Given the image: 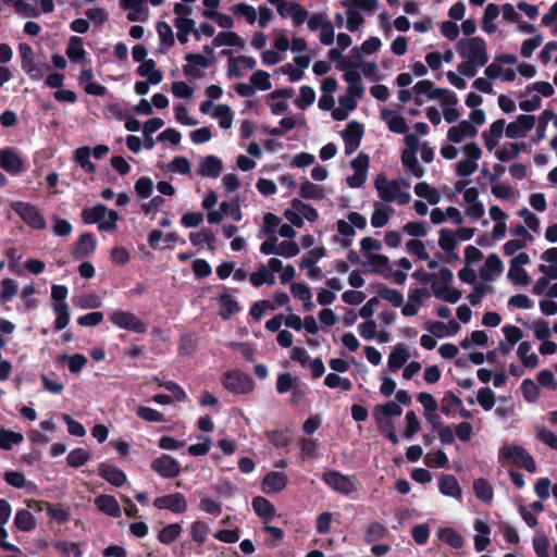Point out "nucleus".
Instances as JSON below:
<instances>
[{
  "label": "nucleus",
  "mask_w": 557,
  "mask_h": 557,
  "mask_svg": "<svg viewBox=\"0 0 557 557\" xmlns=\"http://www.w3.org/2000/svg\"><path fill=\"white\" fill-rule=\"evenodd\" d=\"M373 184L381 202L404 206L411 200V195L407 190L409 184L405 181L388 180L384 173H380Z\"/></svg>",
  "instance_id": "nucleus-1"
},
{
  "label": "nucleus",
  "mask_w": 557,
  "mask_h": 557,
  "mask_svg": "<svg viewBox=\"0 0 557 557\" xmlns=\"http://www.w3.org/2000/svg\"><path fill=\"white\" fill-rule=\"evenodd\" d=\"M498 461L504 466L523 468L530 473H535L537 470L532 455L524 447L515 443H506L499 448Z\"/></svg>",
  "instance_id": "nucleus-2"
},
{
  "label": "nucleus",
  "mask_w": 557,
  "mask_h": 557,
  "mask_svg": "<svg viewBox=\"0 0 557 557\" xmlns=\"http://www.w3.org/2000/svg\"><path fill=\"white\" fill-rule=\"evenodd\" d=\"M342 5L346 8L349 32H356L364 23L367 16H371L379 9L377 0H344Z\"/></svg>",
  "instance_id": "nucleus-3"
},
{
  "label": "nucleus",
  "mask_w": 557,
  "mask_h": 557,
  "mask_svg": "<svg viewBox=\"0 0 557 557\" xmlns=\"http://www.w3.org/2000/svg\"><path fill=\"white\" fill-rule=\"evenodd\" d=\"M454 281L453 272L447 268L440 269L438 272L430 276L433 295L443 301L456 304L461 299V292L451 286Z\"/></svg>",
  "instance_id": "nucleus-4"
},
{
  "label": "nucleus",
  "mask_w": 557,
  "mask_h": 557,
  "mask_svg": "<svg viewBox=\"0 0 557 557\" xmlns=\"http://www.w3.org/2000/svg\"><path fill=\"white\" fill-rule=\"evenodd\" d=\"M456 50L462 60L478 65L483 66L488 60L486 42L481 37L460 39L456 45Z\"/></svg>",
  "instance_id": "nucleus-5"
},
{
  "label": "nucleus",
  "mask_w": 557,
  "mask_h": 557,
  "mask_svg": "<svg viewBox=\"0 0 557 557\" xmlns=\"http://www.w3.org/2000/svg\"><path fill=\"white\" fill-rule=\"evenodd\" d=\"M482 149L474 141L465 144L461 148V159L456 163L455 172L459 177H468L479 169V160L482 157Z\"/></svg>",
  "instance_id": "nucleus-6"
},
{
  "label": "nucleus",
  "mask_w": 557,
  "mask_h": 557,
  "mask_svg": "<svg viewBox=\"0 0 557 557\" xmlns=\"http://www.w3.org/2000/svg\"><path fill=\"white\" fill-rule=\"evenodd\" d=\"M468 183L465 181L456 184V189L462 194L461 206L465 209L466 215L472 221L480 220L484 213L485 208L479 198V190L476 187H467Z\"/></svg>",
  "instance_id": "nucleus-7"
},
{
  "label": "nucleus",
  "mask_w": 557,
  "mask_h": 557,
  "mask_svg": "<svg viewBox=\"0 0 557 557\" xmlns=\"http://www.w3.org/2000/svg\"><path fill=\"white\" fill-rule=\"evenodd\" d=\"M284 216L292 225L301 227L305 220L314 222L317 221L319 214L318 211L310 205L295 199L292 201L290 207L285 210Z\"/></svg>",
  "instance_id": "nucleus-8"
},
{
  "label": "nucleus",
  "mask_w": 557,
  "mask_h": 557,
  "mask_svg": "<svg viewBox=\"0 0 557 557\" xmlns=\"http://www.w3.org/2000/svg\"><path fill=\"white\" fill-rule=\"evenodd\" d=\"M18 54L21 58V67L32 81H39L44 77V67L36 58L33 48L26 44L18 45Z\"/></svg>",
  "instance_id": "nucleus-9"
},
{
  "label": "nucleus",
  "mask_w": 557,
  "mask_h": 557,
  "mask_svg": "<svg viewBox=\"0 0 557 557\" xmlns=\"http://www.w3.org/2000/svg\"><path fill=\"white\" fill-rule=\"evenodd\" d=\"M11 208L29 227L35 230L46 228V220L34 205L24 201H15L11 205Z\"/></svg>",
  "instance_id": "nucleus-10"
},
{
  "label": "nucleus",
  "mask_w": 557,
  "mask_h": 557,
  "mask_svg": "<svg viewBox=\"0 0 557 557\" xmlns=\"http://www.w3.org/2000/svg\"><path fill=\"white\" fill-rule=\"evenodd\" d=\"M109 320L112 324L122 330L135 333H145L147 331V325L134 313L126 310H114L109 315Z\"/></svg>",
  "instance_id": "nucleus-11"
},
{
  "label": "nucleus",
  "mask_w": 557,
  "mask_h": 557,
  "mask_svg": "<svg viewBox=\"0 0 557 557\" xmlns=\"http://www.w3.org/2000/svg\"><path fill=\"white\" fill-rule=\"evenodd\" d=\"M322 479L325 484L337 493L349 495L358 491L357 482L351 476L345 475L338 471H326Z\"/></svg>",
  "instance_id": "nucleus-12"
},
{
  "label": "nucleus",
  "mask_w": 557,
  "mask_h": 557,
  "mask_svg": "<svg viewBox=\"0 0 557 557\" xmlns=\"http://www.w3.org/2000/svg\"><path fill=\"white\" fill-rule=\"evenodd\" d=\"M222 384L226 389L236 394L249 393L253 387L251 379L238 370L226 372L222 379Z\"/></svg>",
  "instance_id": "nucleus-13"
},
{
  "label": "nucleus",
  "mask_w": 557,
  "mask_h": 557,
  "mask_svg": "<svg viewBox=\"0 0 557 557\" xmlns=\"http://www.w3.org/2000/svg\"><path fill=\"white\" fill-rule=\"evenodd\" d=\"M272 4L276 7L280 16L289 17L294 26L302 25L309 15V12L297 2L282 1Z\"/></svg>",
  "instance_id": "nucleus-14"
},
{
  "label": "nucleus",
  "mask_w": 557,
  "mask_h": 557,
  "mask_svg": "<svg viewBox=\"0 0 557 557\" xmlns=\"http://www.w3.org/2000/svg\"><path fill=\"white\" fill-rule=\"evenodd\" d=\"M0 168L11 175L25 172V164L20 153L13 148L0 149Z\"/></svg>",
  "instance_id": "nucleus-15"
},
{
  "label": "nucleus",
  "mask_w": 557,
  "mask_h": 557,
  "mask_svg": "<svg viewBox=\"0 0 557 557\" xmlns=\"http://www.w3.org/2000/svg\"><path fill=\"white\" fill-rule=\"evenodd\" d=\"M120 7L129 22H146L150 17L147 0H120Z\"/></svg>",
  "instance_id": "nucleus-16"
},
{
  "label": "nucleus",
  "mask_w": 557,
  "mask_h": 557,
  "mask_svg": "<svg viewBox=\"0 0 557 557\" xmlns=\"http://www.w3.org/2000/svg\"><path fill=\"white\" fill-rule=\"evenodd\" d=\"M535 122L534 115L521 114L513 122L505 124L506 136L510 139L524 138L535 126Z\"/></svg>",
  "instance_id": "nucleus-17"
},
{
  "label": "nucleus",
  "mask_w": 557,
  "mask_h": 557,
  "mask_svg": "<svg viewBox=\"0 0 557 557\" xmlns=\"http://www.w3.org/2000/svg\"><path fill=\"white\" fill-rule=\"evenodd\" d=\"M257 60L249 55L230 57L227 60V76L230 78H238L244 76L248 71L256 67Z\"/></svg>",
  "instance_id": "nucleus-18"
},
{
  "label": "nucleus",
  "mask_w": 557,
  "mask_h": 557,
  "mask_svg": "<svg viewBox=\"0 0 557 557\" xmlns=\"http://www.w3.org/2000/svg\"><path fill=\"white\" fill-rule=\"evenodd\" d=\"M151 469L165 479L176 478L181 472L180 462L169 455H162L151 462Z\"/></svg>",
  "instance_id": "nucleus-19"
},
{
  "label": "nucleus",
  "mask_w": 557,
  "mask_h": 557,
  "mask_svg": "<svg viewBox=\"0 0 557 557\" xmlns=\"http://www.w3.org/2000/svg\"><path fill=\"white\" fill-rule=\"evenodd\" d=\"M428 297V292L424 288L411 289L407 295V301L400 306L401 314L406 318L414 317L422 308L424 300Z\"/></svg>",
  "instance_id": "nucleus-20"
},
{
  "label": "nucleus",
  "mask_w": 557,
  "mask_h": 557,
  "mask_svg": "<svg viewBox=\"0 0 557 557\" xmlns=\"http://www.w3.org/2000/svg\"><path fill=\"white\" fill-rule=\"evenodd\" d=\"M341 71L344 73L343 77L347 84L346 90L357 96H363L364 86L362 84L361 73L357 66L351 62L348 65H341Z\"/></svg>",
  "instance_id": "nucleus-21"
},
{
  "label": "nucleus",
  "mask_w": 557,
  "mask_h": 557,
  "mask_svg": "<svg viewBox=\"0 0 557 557\" xmlns=\"http://www.w3.org/2000/svg\"><path fill=\"white\" fill-rule=\"evenodd\" d=\"M504 133L506 134L504 119L494 121L490 127L482 133V140L487 151L493 152L497 148Z\"/></svg>",
  "instance_id": "nucleus-22"
},
{
  "label": "nucleus",
  "mask_w": 557,
  "mask_h": 557,
  "mask_svg": "<svg viewBox=\"0 0 557 557\" xmlns=\"http://www.w3.org/2000/svg\"><path fill=\"white\" fill-rule=\"evenodd\" d=\"M479 129L472 125L471 122L460 121L456 125L449 127L447 132V139L454 144H460L467 139L476 137Z\"/></svg>",
  "instance_id": "nucleus-23"
},
{
  "label": "nucleus",
  "mask_w": 557,
  "mask_h": 557,
  "mask_svg": "<svg viewBox=\"0 0 557 557\" xmlns=\"http://www.w3.org/2000/svg\"><path fill=\"white\" fill-rule=\"evenodd\" d=\"M362 135L363 127L360 123L351 121L347 124L343 132L346 154H351L359 148Z\"/></svg>",
  "instance_id": "nucleus-24"
},
{
  "label": "nucleus",
  "mask_w": 557,
  "mask_h": 557,
  "mask_svg": "<svg viewBox=\"0 0 557 557\" xmlns=\"http://www.w3.org/2000/svg\"><path fill=\"white\" fill-rule=\"evenodd\" d=\"M436 100H440L441 102L443 115L446 122L454 123L460 117V112L457 109L458 98L455 92L448 89H443L441 97Z\"/></svg>",
  "instance_id": "nucleus-25"
},
{
  "label": "nucleus",
  "mask_w": 557,
  "mask_h": 557,
  "mask_svg": "<svg viewBox=\"0 0 557 557\" xmlns=\"http://www.w3.org/2000/svg\"><path fill=\"white\" fill-rule=\"evenodd\" d=\"M153 505L159 509H169L175 513H182L187 509L186 498L181 493L158 497L153 500Z\"/></svg>",
  "instance_id": "nucleus-26"
},
{
  "label": "nucleus",
  "mask_w": 557,
  "mask_h": 557,
  "mask_svg": "<svg viewBox=\"0 0 557 557\" xmlns=\"http://www.w3.org/2000/svg\"><path fill=\"white\" fill-rule=\"evenodd\" d=\"M361 98L362 96L352 95L349 90H346L345 95L338 99V107L332 111L333 119L336 121L346 120L348 114L356 109L358 100Z\"/></svg>",
  "instance_id": "nucleus-27"
},
{
  "label": "nucleus",
  "mask_w": 557,
  "mask_h": 557,
  "mask_svg": "<svg viewBox=\"0 0 557 557\" xmlns=\"http://www.w3.org/2000/svg\"><path fill=\"white\" fill-rule=\"evenodd\" d=\"M504 270V263L496 253H490L482 268L479 271V275L482 281L492 282L498 277Z\"/></svg>",
  "instance_id": "nucleus-28"
},
{
  "label": "nucleus",
  "mask_w": 557,
  "mask_h": 557,
  "mask_svg": "<svg viewBox=\"0 0 557 557\" xmlns=\"http://www.w3.org/2000/svg\"><path fill=\"white\" fill-rule=\"evenodd\" d=\"M288 482V478L283 472L271 471L262 480L261 488L265 494H276L283 491Z\"/></svg>",
  "instance_id": "nucleus-29"
},
{
  "label": "nucleus",
  "mask_w": 557,
  "mask_h": 557,
  "mask_svg": "<svg viewBox=\"0 0 557 557\" xmlns=\"http://www.w3.org/2000/svg\"><path fill=\"white\" fill-rule=\"evenodd\" d=\"M395 210L389 206L381 201L373 203V211L371 214V225L374 228H382L386 226L394 214Z\"/></svg>",
  "instance_id": "nucleus-30"
},
{
  "label": "nucleus",
  "mask_w": 557,
  "mask_h": 557,
  "mask_svg": "<svg viewBox=\"0 0 557 557\" xmlns=\"http://www.w3.org/2000/svg\"><path fill=\"white\" fill-rule=\"evenodd\" d=\"M185 60L187 63L183 66V73L189 77H200L201 70L209 66L207 58L199 53H188Z\"/></svg>",
  "instance_id": "nucleus-31"
},
{
  "label": "nucleus",
  "mask_w": 557,
  "mask_h": 557,
  "mask_svg": "<svg viewBox=\"0 0 557 557\" xmlns=\"http://www.w3.org/2000/svg\"><path fill=\"white\" fill-rule=\"evenodd\" d=\"M414 101L417 104H422V97L425 96L430 100H436L441 97L443 88H437L431 81H419L413 87Z\"/></svg>",
  "instance_id": "nucleus-32"
},
{
  "label": "nucleus",
  "mask_w": 557,
  "mask_h": 557,
  "mask_svg": "<svg viewBox=\"0 0 557 557\" xmlns=\"http://www.w3.org/2000/svg\"><path fill=\"white\" fill-rule=\"evenodd\" d=\"M292 97V90L284 88L272 91L269 95V106L274 115H281L288 109L286 99Z\"/></svg>",
  "instance_id": "nucleus-33"
},
{
  "label": "nucleus",
  "mask_w": 557,
  "mask_h": 557,
  "mask_svg": "<svg viewBox=\"0 0 557 557\" xmlns=\"http://www.w3.org/2000/svg\"><path fill=\"white\" fill-rule=\"evenodd\" d=\"M401 407L396 401L377 405L373 409V417L377 424H388V418L400 416Z\"/></svg>",
  "instance_id": "nucleus-34"
},
{
  "label": "nucleus",
  "mask_w": 557,
  "mask_h": 557,
  "mask_svg": "<svg viewBox=\"0 0 557 557\" xmlns=\"http://www.w3.org/2000/svg\"><path fill=\"white\" fill-rule=\"evenodd\" d=\"M212 45L215 48L233 47L239 50L245 49L246 41L238 34L232 30L220 32L214 36Z\"/></svg>",
  "instance_id": "nucleus-35"
},
{
  "label": "nucleus",
  "mask_w": 557,
  "mask_h": 557,
  "mask_svg": "<svg viewBox=\"0 0 557 557\" xmlns=\"http://www.w3.org/2000/svg\"><path fill=\"white\" fill-rule=\"evenodd\" d=\"M410 358L409 348L405 344L395 345L388 356L387 366L393 372L403 368Z\"/></svg>",
  "instance_id": "nucleus-36"
},
{
  "label": "nucleus",
  "mask_w": 557,
  "mask_h": 557,
  "mask_svg": "<svg viewBox=\"0 0 557 557\" xmlns=\"http://www.w3.org/2000/svg\"><path fill=\"white\" fill-rule=\"evenodd\" d=\"M541 258L546 263L539 265L540 272L550 280H557V247L545 250Z\"/></svg>",
  "instance_id": "nucleus-37"
},
{
  "label": "nucleus",
  "mask_w": 557,
  "mask_h": 557,
  "mask_svg": "<svg viewBox=\"0 0 557 557\" xmlns=\"http://www.w3.org/2000/svg\"><path fill=\"white\" fill-rule=\"evenodd\" d=\"M381 117L386 123L388 129L397 134H406L408 131L405 119L395 111L383 109Z\"/></svg>",
  "instance_id": "nucleus-38"
},
{
  "label": "nucleus",
  "mask_w": 557,
  "mask_h": 557,
  "mask_svg": "<svg viewBox=\"0 0 557 557\" xmlns=\"http://www.w3.org/2000/svg\"><path fill=\"white\" fill-rule=\"evenodd\" d=\"M473 529L476 532L474 536V548L476 552H483L491 543V527L484 520H475Z\"/></svg>",
  "instance_id": "nucleus-39"
},
{
  "label": "nucleus",
  "mask_w": 557,
  "mask_h": 557,
  "mask_svg": "<svg viewBox=\"0 0 557 557\" xmlns=\"http://www.w3.org/2000/svg\"><path fill=\"white\" fill-rule=\"evenodd\" d=\"M517 357L522 366L528 369H534L540 363L539 356L534 352L531 343L521 342L517 348Z\"/></svg>",
  "instance_id": "nucleus-40"
},
{
  "label": "nucleus",
  "mask_w": 557,
  "mask_h": 557,
  "mask_svg": "<svg viewBox=\"0 0 557 557\" xmlns=\"http://www.w3.org/2000/svg\"><path fill=\"white\" fill-rule=\"evenodd\" d=\"M223 170V163L221 159L215 156H207L203 158L198 168L200 175L206 177H218Z\"/></svg>",
  "instance_id": "nucleus-41"
},
{
  "label": "nucleus",
  "mask_w": 557,
  "mask_h": 557,
  "mask_svg": "<svg viewBox=\"0 0 557 557\" xmlns=\"http://www.w3.org/2000/svg\"><path fill=\"white\" fill-rule=\"evenodd\" d=\"M438 490L444 496L453 498H460L462 494L460 484L451 474H445L440 478Z\"/></svg>",
  "instance_id": "nucleus-42"
},
{
  "label": "nucleus",
  "mask_w": 557,
  "mask_h": 557,
  "mask_svg": "<svg viewBox=\"0 0 557 557\" xmlns=\"http://www.w3.org/2000/svg\"><path fill=\"white\" fill-rule=\"evenodd\" d=\"M99 475L114 486H122L126 482V474L119 468L101 463L99 466Z\"/></svg>",
  "instance_id": "nucleus-43"
},
{
  "label": "nucleus",
  "mask_w": 557,
  "mask_h": 557,
  "mask_svg": "<svg viewBox=\"0 0 557 557\" xmlns=\"http://www.w3.org/2000/svg\"><path fill=\"white\" fill-rule=\"evenodd\" d=\"M484 74L488 79H498L500 78L503 82H513L517 77V72L513 69H504L503 65L492 62L488 64Z\"/></svg>",
  "instance_id": "nucleus-44"
},
{
  "label": "nucleus",
  "mask_w": 557,
  "mask_h": 557,
  "mask_svg": "<svg viewBox=\"0 0 557 557\" xmlns=\"http://www.w3.org/2000/svg\"><path fill=\"white\" fill-rule=\"evenodd\" d=\"M138 75L146 77L148 83L158 85L163 79V74L157 69L156 62L152 59L144 61L137 69Z\"/></svg>",
  "instance_id": "nucleus-45"
},
{
  "label": "nucleus",
  "mask_w": 557,
  "mask_h": 557,
  "mask_svg": "<svg viewBox=\"0 0 557 557\" xmlns=\"http://www.w3.org/2000/svg\"><path fill=\"white\" fill-rule=\"evenodd\" d=\"M213 119L218 121V124L223 129H228L233 125L234 111L227 104H215L211 112Z\"/></svg>",
  "instance_id": "nucleus-46"
},
{
  "label": "nucleus",
  "mask_w": 557,
  "mask_h": 557,
  "mask_svg": "<svg viewBox=\"0 0 557 557\" xmlns=\"http://www.w3.org/2000/svg\"><path fill=\"white\" fill-rule=\"evenodd\" d=\"M95 505L103 513L111 517L121 516V507L117 500L111 495H100L95 499Z\"/></svg>",
  "instance_id": "nucleus-47"
},
{
  "label": "nucleus",
  "mask_w": 557,
  "mask_h": 557,
  "mask_svg": "<svg viewBox=\"0 0 557 557\" xmlns=\"http://www.w3.org/2000/svg\"><path fill=\"white\" fill-rule=\"evenodd\" d=\"M158 37L160 40L159 51L166 53L168 50L174 45V34L172 27L165 22L157 24Z\"/></svg>",
  "instance_id": "nucleus-48"
},
{
  "label": "nucleus",
  "mask_w": 557,
  "mask_h": 557,
  "mask_svg": "<svg viewBox=\"0 0 557 557\" xmlns=\"http://www.w3.org/2000/svg\"><path fill=\"white\" fill-rule=\"evenodd\" d=\"M14 525L22 532H30L36 528L37 521L29 510L21 509L15 513Z\"/></svg>",
  "instance_id": "nucleus-49"
},
{
  "label": "nucleus",
  "mask_w": 557,
  "mask_h": 557,
  "mask_svg": "<svg viewBox=\"0 0 557 557\" xmlns=\"http://www.w3.org/2000/svg\"><path fill=\"white\" fill-rule=\"evenodd\" d=\"M87 52L84 48V41L78 36H72L69 39L66 55L72 62H81L86 57Z\"/></svg>",
  "instance_id": "nucleus-50"
},
{
  "label": "nucleus",
  "mask_w": 557,
  "mask_h": 557,
  "mask_svg": "<svg viewBox=\"0 0 557 557\" xmlns=\"http://www.w3.org/2000/svg\"><path fill=\"white\" fill-rule=\"evenodd\" d=\"M414 193L420 198L425 199L430 205H437L442 200L441 193L426 182L416 184Z\"/></svg>",
  "instance_id": "nucleus-51"
},
{
  "label": "nucleus",
  "mask_w": 557,
  "mask_h": 557,
  "mask_svg": "<svg viewBox=\"0 0 557 557\" xmlns=\"http://www.w3.org/2000/svg\"><path fill=\"white\" fill-rule=\"evenodd\" d=\"M500 13V9L498 5L494 3H488L484 10L483 18H482V29L486 34H493L496 32L497 26L495 24V20Z\"/></svg>",
  "instance_id": "nucleus-52"
},
{
  "label": "nucleus",
  "mask_w": 557,
  "mask_h": 557,
  "mask_svg": "<svg viewBox=\"0 0 557 557\" xmlns=\"http://www.w3.org/2000/svg\"><path fill=\"white\" fill-rule=\"evenodd\" d=\"M108 208L101 203L90 208H85L82 211V219L86 224H98L100 220L108 214Z\"/></svg>",
  "instance_id": "nucleus-53"
},
{
  "label": "nucleus",
  "mask_w": 557,
  "mask_h": 557,
  "mask_svg": "<svg viewBox=\"0 0 557 557\" xmlns=\"http://www.w3.org/2000/svg\"><path fill=\"white\" fill-rule=\"evenodd\" d=\"M522 146L518 143H507L502 148L495 149V158L500 162H508L517 158L521 152Z\"/></svg>",
  "instance_id": "nucleus-54"
},
{
  "label": "nucleus",
  "mask_w": 557,
  "mask_h": 557,
  "mask_svg": "<svg viewBox=\"0 0 557 557\" xmlns=\"http://www.w3.org/2000/svg\"><path fill=\"white\" fill-rule=\"evenodd\" d=\"M475 496L485 504H491L494 498L493 486L485 479H476L473 482Z\"/></svg>",
  "instance_id": "nucleus-55"
},
{
  "label": "nucleus",
  "mask_w": 557,
  "mask_h": 557,
  "mask_svg": "<svg viewBox=\"0 0 557 557\" xmlns=\"http://www.w3.org/2000/svg\"><path fill=\"white\" fill-rule=\"evenodd\" d=\"M220 304V315L222 319L227 320L233 314L239 311L238 302L235 298L228 294H223L219 298Z\"/></svg>",
  "instance_id": "nucleus-56"
},
{
  "label": "nucleus",
  "mask_w": 557,
  "mask_h": 557,
  "mask_svg": "<svg viewBox=\"0 0 557 557\" xmlns=\"http://www.w3.org/2000/svg\"><path fill=\"white\" fill-rule=\"evenodd\" d=\"M437 536L441 541L448 544L453 548H461L465 541L460 533L453 528H442L437 531Z\"/></svg>",
  "instance_id": "nucleus-57"
},
{
  "label": "nucleus",
  "mask_w": 557,
  "mask_h": 557,
  "mask_svg": "<svg viewBox=\"0 0 557 557\" xmlns=\"http://www.w3.org/2000/svg\"><path fill=\"white\" fill-rule=\"evenodd\" d=\"M52 310H53L54 314L57 315L55 321H54V329L57 331H61L69 325L70 320H71L69 305L67 304H53Z\"/></svg>",
  "instance_id": "nucleus-58"
},
{
  "label": "nucleus",
  "mask_w": 557,
  "mask_h": 557,
  "mask_svg": "<svg viewBox=\"0 0 557 557\" xmlns=\"http://www.w3.org/2000/svg\"><path fill=\"white\" fill-rule=\"evenodd\" d=\"M252 508L256 513L264 519H270L275 516L274 506L264 497L257 496L252 499Z\"/></svg>",
  "instance_id": "nucleus-59"
},
{
  "label": "nucleus",
  "mask_w": 557,
  "mask_h": 557,
  "mask_svg": "<svg viewBox=\"0 0 557 557\" xmlns=\"http://www.w3.org/2000/svg\"><path fill=\"white\" fill-rule=\"evenodd\" d=\"M96 249V240L91 234H83L76 243L75 255L86 257Z\"/></svg>",
  "instance_id": "nucleus-60"
},
{
  "label": "nucleus",
  "mask_w": 557,
  "mask_h": 557,
  "mask_svg": "<svg viewBox=\"0 0 557 557\" xmlns=\"http://www.w3.org/2000/svg\"><path fill=\"white\" fill-rule=\"evenodd\" d=\"M60 362H66L72 373H79L87 364V358L82 354L75 355H61Z\"/></svg>",
  "instance_id": "nucleus-61"
},
{
  "label": "nucleus",
  "mask_w": 557,
  "mask_h": 557,
  "mask_svg": "<svg viewBox=\"0 0 557 557\" xmlns=\"http://www.w3.org/2000/svg\"><path fill=\"white\" fill-rule=\"evenodd\" d=\"M377 295L394 307H400L404 302V295L395 288L379 286Z\"/></svg>",
  "instance_id": "nucleus-62"
},
{
  "label": "nucleus",
  "mask_w": 557,
  "mask_h": 557,
  "mask_svg": "<svg viewBox=\"0 0 557 557\" xmlns=\"http://www.w3.org/2000/svg\"><path fill=\"white\" fill-rule=\"evenodd\" d=\"M367 262L373 272H379L383 275L389 272V259L384 255H368Z\"/></svg>",
  "instance_id": "nucleus-63"
},
{
  "label": "nucleus",
  "mask_w": 557,
  "mask_h": 557,
  "mask_svg": "<svg viewBox=\"0 0 557 557\" xmlns=\"http://www.w3.org/2000/svg\"><path fill=\"white\" fill-rule=\"evenodd\" d=\"M53 546L63 557H82L79 546L74 542L57 541Z\"/></svg>",
  "instance_id": "nucleus-64"
}]
</instances>
